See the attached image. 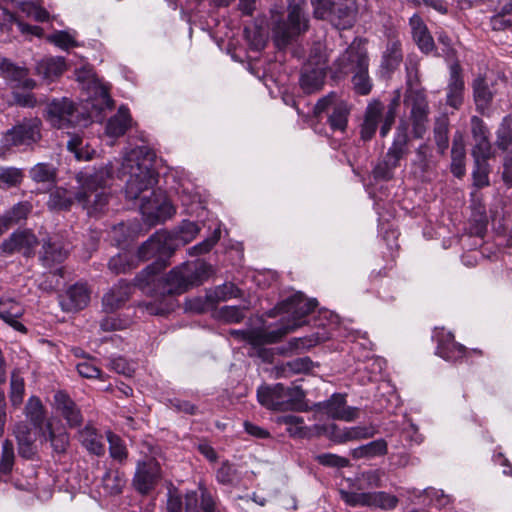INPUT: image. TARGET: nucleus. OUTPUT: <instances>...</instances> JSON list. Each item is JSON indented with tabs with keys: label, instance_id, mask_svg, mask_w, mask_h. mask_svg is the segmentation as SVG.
I'll return each mask as SVG.
<instances>
[{
	"label": "nucleus",
	"instance_id": "obj_1",
	"mask_svg": "<svg viewBox=\"0 0 512 512\" xmlns=\"http://www.w3.org/2000/svg\"><path fill=\"white\" fill-rule=\"evenodd\" d=\"M188 228L197 226H177L171 231L161 229L140 246L138 257L141 260L155 258L136 276V284L143 291L160 296L179 295L199 285L208 276L210 266L201 261L186 262L174 267L165 276L160 274L174 251L191 240Z\"/></svg>",
	"mask_w": 512,
	"mask_h": 512
},
{
	"label": "nucleus",
	"instance_id": "obj_2",
	"mask_svg": "<svg viewBox=\"0 0 512 512\" xmlns=\"http://www.w3.org/2000/svg\"><path fill=\"white\" fill-rule=\"evenodd\" d=\"M316 304L315 299H307L301 292H296L277 305V310L287 316L275 327L233 329L230 330L229 334L235 339L253 346L275 343L287 333L303 325L305 323L304 318L316 307Z\"/></svg>",
	"mask_w": 512,
	"mask_h": 512
},
{
	"label": "nucleus",
	"instance_id": "obj_3",
	"mask_svg": "<svg viewBox=\"0 0 512 512\" xmlns=\"http://www.w3.org/2000/svg\"><path fill=\"white\" fill-rule=\"evenodd\" d=\"M155 152L146 145L137 146L124 152L122 158L107 166H112V173L117 172L120 179L126 178L125 197L129 200H142L146 192L155 191L158 173L153 168ZM111 177L108 179L110 180Z\"/></svg>",
	"mask_w": 512,
	"mask_h": 512
},
{
	"label": "nucleus",
	"instance_id": "obj_4",
	"mask_svg": "<svg viewBox=\"0 0 512 512\" xmlns=\"http://www.w3.org/2000/svg\"><path fill=\"white\" fill-rule=\"evenodd\" d=\"M112 166L101 167L92 174L77 176L80 191L75 195L64 188H56L51 194L48 206L51 209H67L75 198L90 216L105 212L111 195L107 192V182L112 174Z\"/></svg>",
	"mask_w": 512,
	"mask_h": 512
},
{
	"label": "nucleus",
	"instance_id": "obj_5",
	"mask_svg": "<svg viewBox=\"0 0 512 512\" xmlns=\"http://www.w3.org/2000/svg\"><path fill=\"white\" fill-rule=\"evenodd\" d=\"M334 336H343L354 341L358 338H364L365 333L346 327L342 328L339 325L337 314L329 310H323L320 312V320L316 331L307 336L291 338L287 345L282 348V353L298 354Z\"/></svg>",
	"mask_w": 512,
	"mask_h": 512
},
{
	"label": "nucleus",
	"instance_id": "obj_6",
	"mask_svg": "<svg viewBox=\"0 0 512 512\" xmlns=\"http://www.w3.org/2000/svg\"><path fill=\"white\" fill-rule=\"evenodd\" d=\"M305 397L300 386L285 387L281 383L261 386L257 390L260 404L277 411H307Z\"/></svg>",
	"mask_w": 512,
	"mask_h": 512
},
{
	"label": "nucleus",
	"instance_id": "obj_7",
	"mask_svg": "<svg viewBox=\"0 0 512 512\" xmlns=\"http://www.w3.org/2000/svg\"><path fill=\"white\" fill-rule=\"evenodd\" d=\"M308 30V17L300 3L290 4L286 21H278L273 27L274 41L279 48Z\"/></svg>",
	"mask_w": 512,
	"mask_h": 512
},
{
	"label": "nucleus",
	"instance_id": "obj_8",
	"mask_svg": "<svg viewBox=\"0 0 512 512\" xmlns=\"http://www.w3.org/2000/svg\"><path fill=\"white\" fill-rule=\"evenodd\" d=\"M328 55L322 45L315 46L301 75L300 84L305 93H314L324 85Z\"/></svg>",
	"mask_w": 512,
	"mask_h": 512
},
{
	"label": "nucleus",
	"instance_id": "obj_9",
	"mask_svg": "<svg viewBox=\"0 0 512 512\" xmlns=\"http://www.w3.org/2000/svg\"><path fill=\"white\" fill-rule=\"evenodd\" d=\"M413 72H417L416 66H407L409 88L405 96V105L411 109L414 136L422 138L427 127L428 103L423 91L412 88Z\"/></svg>",
	"mask_w": 512,
	"mask_h": 512
},
{
	"label": "nucleus",
	"instance_id": "obj_10",
	"mask_svg": "<svg viewBox=\"0 0 512 512\" xmlns=\"http://www.w3.org/2000/svg\"><path fill=\"white\" fill-rule=\"evenodd\" d=\"M314 7V16L318 19H329L334 22L338 19L340 22L337 26L345 28L350 26L353 20V13L355 11L354 0L348 2L336 0H311Z\"/></svg>",
	"mask_w": 512,
	"mask_h": 512
},
{
	"label": "nucleus",
	"instance_id": "obj_11",
	"mask_svg": "<svg viewBox=\"0 0 512 512\" xmlns=\"http://www.w3.org/2000/svg\"><path fill=\"white\" fill-rule=\"evenodd\" d=\"M140 212L147 221L166 222L175 215L176 208L166 194L157 189L149 197H142Z\"/></svg>",
	"mask_w": 512,
	"mask_h": 512
},
{
	"label": "nucleus",
	"instance_id": "obj_12",
	"mask_svg": "<svg viewBox=\"0 0 512 512\" xmlns=\"http://www.w3.org/2000/svg\"><path fill=\"white\" fill-rule=\"evenodd\" d=\"M315 115L320 118L322 113H327V122L332 131H345L348 122L349 110L347 105L337 99L335 93L318 100L314 107Z\"/></svg>",
	"mask_w": 512,
	"mask_h": 512
},
{
	"label": "nucleus",
	"instance_id": "obj_13",
	"mask_svg": "<svg viewBox=\"0 0 512 512\" xmlns=\"http://www.w3.org/2000/svg\"><path fill=\"white\" fill-rule=\"evenodd\" d=\"M41 121L37 118L23 121L8 130L2 138L6 148L20 145H30L40 139Z\"/></svg>",
	"mask_w": 512,
	"mask_h": 512
},
{
	"label": "nucleus",
	"instance_id": "obj_14",
	"mask_svg": "<svg viewBox=\"0 0 512 512\" xmlns=\"http://www.w3.org/2000/svg\"><path fill=\"white\" fill-rule=\"evenodd\" d=\"M160 477V466L155 460L139 461L133 478V485L139 493L148 494L155 488Z\"/></svg>",
	"mask_w": 512,
	"mask_h": 512
},
{
	"label": "nucleus",
	"instance_id": "obj_15",
	"mask_svg": "<svg viewBox=\"0 0 512 512\" xmlns=\"http://www.w3.org/2000/svg\"><path fill=\"white\" fill-rule=\"evenodd\" d=\"M76 108L68 98L53 100L46 111L47 120L56 128L62 129L76 122Z\"/></svg>",
	"mask_w": 512,
	"mask_h": 512
},
{
	"label": "nucleus",
	"instance_id": "obj_16",
	"mask_svg": "<svg viewBox=\"0 0 512 512\" xmlns=\"http://www.w3.org/2000/svg\"><path fill=\"white\" fill-rule=\"evenodd\" d=\"M432 337L437 342L436 354L444 360L456 362L466 356V348L455 342L454 335L444 328H436Z\"/></svg>",
	"mask_w": 512,
	"mask_h": 512
},
{
	"label": "nucleus",
	"instance_id": "obj_17",
	"mask_svg": "<svg viewBox=\"0 0 512 512\" xmlns=\"http://www.w3.org/2000/svg\"><path fill=\"white\" fill-rule=\"evenodd\" d=\"M315 407L332 419L347 422L355 420L358 415V409L346 406L345 395L339 393L333 394L326 401L317 403Z\"/></svg>",
	"mask_w": 512,
	"mask_h": 512
},
{
	"label": "nucleus",
	"instance_id": "obj_18",
	"mask_svg": "<svg viewBox=\"0 0 512 512\" xmlns=\"http://www.w3.org/2000/svg\"><path fill=\"white\" fill-rule=\"evenodd\" d=\"M337 72L341 74L353 73L361 67L368 66V56L361 42L354 41L337 59Z\"/></svg>",
	"mask_w": 512,
	"mask_h": 512
},
{
	"label": "nucleus",
	"instance_id": "obj_19",
	"mask_svg": "<svg viewBox=\"0 0 512 512\" xmlns=\"http://www.w3.org/2000/svg\"><path fill=\"white\" fill-rule=\"evenodd\" d=\"M470 125L474 142L471 151L472 157H491L492 146L488 127L478 116L471 117Z\"/></svg>",
	"mask_w": 512,
	"mask_h": 512
},
{
	"label": "nucleus",
	"instance_id": "obj_20",
	"mask_svg": "<svg viewBox=\"0 0 512 512\" xmlns=\"http://www.w3.org/2000/svg\"><path fill=\"white\" fill-rule=\"evenodd\" d=\"M461 71L458 62L450 65V76L446 88V103L454 109H459L464 100L465 83Z\"/></svg>",
	"mask_w": 512,
	"mask_h": 512
},
{
	"label": "nucleus",
	"instance_id": "obj_21",
	"mask_svg": "<svg viewBox=\"0 0 512 512\" xmlns=\"http://www.w3.org/2000/svg\"><path fill=\"white\" fill-rule=\"evenodd\" d=\"M90 301V291L85 283H76L60 296L63 311L73 312L85 308Z\"/></svg>",
	"mask_w": 512,
	"mask_h": 512
},
{
	"label": "nucleus",
	"instance_id": "obj_22",
	"mask_svg": "<svg viewBox=\"0 0 512 512\" xmlns=\"http://www.w3.org/2000/svg\"><path fill=\"white\" fill-rule=\"evenodd\" d=\"M37 243L36 236L29 229H18L3 243L2 247L7 253L18 251L29 256Z\"/></svg>",
	"mask_w": 512,
	"mask_h": 512
},
{
	"label": "nucleus",
	"instance_id": "obj_23",
	"mask_svg": "<svg viewBox=\"0 0 512 512\" xmlns=\"http://www.w3.org/2000/svg\"><path fill=\"white\" fill-rule=\"evenodd\" d=\"M56 410L66 420L69 427L79 426L82 421V415L76 403L64 392L58 391L54 395Z\"/></svg>",
	"mask_w": 512,
	"mask_h": 512
},
{
	"label": "nucleus",
	"instance_id": "obj_24",
	"mask_svg": "<svg viewBox=\"0 0 512 512\" xmlns=\"http://www.w3.org/2000/svg\"><path fill=\"white\" fill-rule=\"evenodd\" d=\"M78 80H87L89 89L94 93V97L91 99V106L95 110L102 112L106 109H111L113 100L111 99L108 90L105 86L99 84L93 77L91 70L85 71V75L78 74Z\"/></svg>",
	"mask_w": 512,
	"mask_h": 512
},
{
	"label": "nucleus",
	"instance_id": "obj_25",
	"mask_svg": "<svg viewBox=\"0 0 512 512\" xmlns=\"http://www.w3.org/2000/svg\"><path fill=\"white\" fill-rule=\"evenodd\" d=\"M472 88L476 108L483 114L490 107L497 90L494 88L492 81L489 82L483 77L476 78L473 81Z\"/></svg>",
	"mask_w": 512,
	"mask_h": 512
},
{
	"label": "nucleus",
	"instance_id": "obj_26",
	"mask_svg": "<svg viewBox=\"0 0 512 512\" xmlns=\"http://www.w3.org/2000/svg\"><path fill=\"white\" fill-rule=\"evenodd\" d=\"M29 176L42 191H49L57 183V169L49 163H37L29 170Z\"/></svg>",
	"mask_w": 512,
	"mask_h": 512
},
{
	"label": "nucleus",
	"instance_id": "obj_27",
	"mask_svg": "<svg viewBox=\"0 0 512 512\" xmlns=\"http://www.w3.org/2000/svg\"><path fill=\"white\" fill-rule=\"evenodd\" d=\"M412 37L419 49L424 53H429L435 48L433 37L431 36L426 24L422 18L415 14L409 20Z\"/></svg>",
	"mask_w": 512,
	"mask_h": 512
},
{
	"label": "nucleus",
	"instance_id": "obj_28",
	"mask_svg": "<svg viewBox=\"0 0 512 512\" xmlns=\"http://www.w3.org/2000/svg\"><path fill=\"white\" fill-rule=\"evenodd\" d=\"M131 285L124 280H120L103 296V307L106 312H113L120 308L129 298Z\"/></svg>",
	"mask_w": 512,
	"mask_h": 512
},
{
	"label": "nucleus",
	"instance_id": "obj_29",
	"mask_svg": "<svg viewBox=\"0 0 512 512\" xmlns=\"http://www.w3.org/2000/svg\"><path fill=\"white\" fill-rule=\"evenodd\" d=\"M14 434L18 443L19 455L26 459H32L37 450L35 436L29 426L25 423H18L15 426Z\"/></svg>",
	"mask_w": 512,
	"mask_h": 512
},
{
	"label": "nucleus",
	"instance_id": "obj_30",
	"mask_svg": "<svg viewBox=\"0 0 512 512\" xmlns=\"http://www.w3.org/2000/svg\"><path fill=\"white\" fill-rule=\"evenodd\" d=\"M0 70L7 79L15 82L18 87L33 89L35 86V81L28 77L26 69L15 66L5 58L0 59Z\"/></svg>",
	"mask_w": 512,
	"mask_h": 512
},
{
	"label": "nucleus",
	"instance_id": "obj_31",
	"mask_svg": "<svg viewBox=\"0 0 512 512\" xmlns=\"http://www.w3.org/2000/svg\"><path fill=\"white\" fill-rule=\"evenodd\" d=\"M22 314L23 308L19 303L11 299H0V318L15 330L26 332L25 326L18 321Z\"/></svg>",
	"mask_w": 512,
	"mask_h": 512
},
{
	"label": "nucleus",
	"instance_id": "obj_32",
	"mask_svg": "<svg viewBox=\"0 0 512 512\" xmlns=\"http://www.w3.org/2000/svg\"><path fill=\"white\" fill-rule=\"evenodd\" d=\"M413 166L421 173V177H426L435 171L437 161L435 160L433 149L427 144H421L416 150V156Z\"/></svg>",
	"mask_w": 512,
	"mask_h": 512
},
{
	"label": "nucleus",
	"instance_id": "obj_33",
	"mask_svg": "<svg viewBox=\"0 0 512 512\" xmlns=\"http://www.w3.org/2000/svg\"><path fill=\"white\" fill-rule=\"evenodd\" d=\"M132 118L128 108L120 106L118 112L106 124V133L111 137L123 136L131 127Z\"/></svg>",
	"mask_w": 512,
	"mask_h": 512
},
{
	"label": "nucleus",
	"instance_id": "obj_34",
	"mask_svg": "<svg viewBox=\"0 0 512 512\" xmlns=\"http://www.w3.org/2000/svg\"><path fill=\"white\" fill-rule=\"evenodd\" d=\"M78 439L81 444L92 454L100 456L105 452L102 436L90 424L78 432Z\"/></svg>",
	"mask_w": 512,
	"mask_h": 512
},
{
	"label": "nucleus",
	"instance_id": "obj_35",
	"mask_svg": "<svg viewBox=\"0 0 512 512\" xmlns=\"http://www.w3.org/2000/svg\"><path fill=\"white\" fill-rule=\"evenodd\" d=\"M382 111L383 107L380 102L368 105L361 127V137L363 140H370L374 136L382 117Z\"/></svg>",
	"mask_w": 512,
	"mask_h": 512
},
{
	"label": "nucleus",
	"instance_id": "obj_36",
	"mask_svg": "<svg viewBox=\"0 0 512 512\" xmlns=\"http://www.w3.org/2000/svg\"><path fill=\"white\" fill-rule=\"evenodd\" d=\"M68 251V247H66L58 237L49 238L43 243L42 260L46 265L60 263L66 258Z\"/></svg>",
	"mask_w": 512,
	"mask_h": 512
},
{
	"label": "nucleus",
	"instance_id": "obj_37",
	"mask_svg": "<svg viewBox=\"0 0 512 512\" xmlns=\"http://www.w3.org/2000/svg\"><path fill=\"white\" fill-rule=\"evenodd\" d=\"M386 453L387 442L384 439H377L350 450V455L355 460L372 459L383 456Z\"/></svg>",
	"mask_w": 512,
	"mask_h": 512
},
{
	"label": "nucleus",
	"instance_id": "obj_38",
	"mask_svg": "<svg viewBox=\"0 0 512 512\" xmlns=\"http://www.w3.org/2000/svg\"><path fill=\"white\" fill-rule=\"evenodd\" d=\"M465 157L466 150L464 140L462 135H458V137H455L453 140L451 150V172L457 178H461L466 172Z\"/></svg>",
	"mask_w": 512,
	"mask_h": 512
},
{
	"label": "nucleus",
	"instance_id": "obj_39",
	"mask_svg": "<svg viewBox=\"0 0 512 512\" xmlns=\"http://www.w3.org/2000/svg\"><path fill=\"white\" fill-rule=\"evenodd\" d=\"M65 69V61L61 57L44 58L36 66L37 73L48 80L59 77Z\"/></svg>",
	"mask_w": 512,
	"mask_h": 512
},
{
	"label": "nucleus",
	"instance_id": "obj_40",
	"mask_svg": "<svg viewBox=\"0 0 512 512\" xmlns=\"http://www.w3.org/2000/svg\"><path fill=\"white\" fill-rule=\"evenodd\" d=\"M407 141L406 133H399L394 139L392 146L388 149L384 160L393 169L399 166L400 160L407 154Z\"/></svg>",
	"mask_w": 512,
	"mask_h": 512
},
{
	"label": "nucleus",
	"instance_id": "obj_41",
	"mask_svg": "<svg viewBox=\"0 0 512 512\" xmlns=\"http://www.w3.org/2000/svg\"><path fill=\"white\" fill-rule=\"evenodd\" d=\"M240 294V290L235 284L226 282L215 287L214 289L207 291V301L212 305H216L219 302L237 298L240 296Z\"/></svg>",
	"mask_w": 512,
	"mask_h": 512
},
{
	"label": "nucleus",
	"instance_id": "obj_42",
	"mask_svg": "<svg viewBox=\"0 0 512 512\" xmlns=\"http://www.w3.org/2000/svg\"><path fill=\"white\" fill-rule=\"evenodd\" d=\"M313 368V362L309 357L297 358L277 367L280 377H289L294 374L307 373Z\"/></svg>",
	"mask_w": 512,
	"mask_h": 512
},
{
	"label": "nucleus",
	"instance_id": "obj_43",
	"mask_svg": "<svg viewBox=\"0 0 512 512\" xmlns=\"http://www.w3.org/2000/svg\"><path fill=\"white\" fill-rule=\"evenodd\" d=\"M25 414L35 428L42 429L46 416L42 402L38 397L31 396L28 399Z\"/></svg>",
	"mask_w": 512,
	"mask_h": 512
},
{
	"label": "nucleus",
	"instance_id": "obj_44",
	"mask_svg": "<svg viewBox=\"0 0 512 512\" xmlns=\"http://www.w3.org/2000/svg\"><path fill=\"white\" fill-rule=\"evenodd\" d=\"M491 157H473L474 169L472 172L474 185L478 188L489 186L490 166L488 160Z\"/></svg>",
	"mask_w": 512,
	"mask_h": 512
},
{
	"label": "nucleus",
	"instance_id": "obj_45",
	"mask_svg": "<svg viewBox=\"0 0 512 512\" xmlns=\"http://www.w3.org/2000/svg\"><path fill=\"white\" fill-rule=\"evenodd\" d=\"M14 447L10 440H5L2 444V451L0 457V480L7 481L8 475L11 473L14 466Z\"/></svg>",
	"mask_w": 512,
	"mask_h": 512
},
{
	"label": "nucleus",
	"instance_id": "obj_46",
	"mask_svg": "<svg viewBox=\"0 0 512 512\" xmlns=\"http://www.w3.org/2000/svg\"><path fill=\"white\" fill-rule=\"evenodd\" d=\"M512 145V118L505 116L496 131V146L505 152Z\"/></svg>",
	"mask_w": 512,
	"mask_h": 512
},
{
	"label": "nucleus",
	"instance_id": "obj_47",
	"mask_svg": "<svg viewBox=\"0 0 512 512\" xmlns=\"http://www.w3.org/2000/svg\"><path fill=\"white\" fill-rule=\"evenodd\" d=\"M125 483L124 475L117 470H108L102 478L104 490L111 495L121 493Z\"/></svg>",
	"mask_w": 512,
	"mask_h": 512
},
{
	"label": "nucleus",
	"instance_id": "obj_48",
	"mask_svg": "<svg viewBox=\"0 0 512 512\" xmlns=\"http://www.w3.org/2000/svg\"><path fill=\"white\" fill-rule=\"evenodd\" d=\"M48 440L56 453H64L69 445V434L62 428L54 429L51 424H47Z\"/></svg>",
	"mask_w": 512,
	"mask_h": 512
},
{
	"label": "nucleus",
	"instance_id": "obj_49",
	"mask_svg": "<svg viewBox=\"0 0 512 512\" xmlns=\"http://www.w3.org/2000/svg\"><path fill=\"white\" fill-rule=\"evenodd\" d=\"M32 208V204L28 201L15 204L6 212L4 216V224H13L27 220L28 215L32 212Z\"/></svg>",
	"mask_w": 512,
	"mask_h": 512
},
{
	"label": "nucleus",
	"instance_id": "obj_50",
	"mask_svg": "<svg viewBox=\"0 0 512 512\" xmlns=\"http://www.w3.org/2000/svg\"><path fill=\"white\" fill-rule=\"evenodd\" d=\"M341 499L351 507L371 508V492L340 491Z\"/></svg>",
	"mask_w": 512,
	"mask_h": 512
},
{
	"label": "nucleus",
	"instance_id": "obj_51",
	"mask_svg": "<svg viewBox=\"0 0 512 512\" xmlns=\"http://www.w3.org/2000/svg\"><path fill=\"white\" fill-rule=\"evenodd\" d=\"M371 508L382 510L394 509L398 504V498L395 495L384 491L371 492Z\"/></svg>",
	"mask_w": 512,
	"mask_h": 512
},
{
	"label": "nucleus",
	"instance_id": "obj_52",
	"mask_svg": "<svg viewBox=\"0 0 512 512\" xmlns=\"http://www.w3.org/2000/svg\"><path fill=\"white\" fill-rule=\"evenodd\" d=\"M25 393V383L23 377L19 375L17 372H13L11 374V380H10V401L13 406L17 407L19 406L24 397Z\"/></svg>",
	"mask_w": 512,
	"mask_h": 512
},
{
	"label": "nucleus",
	"instance_id": "obj_53",
	"mask_svg": "<svg viewBox=\"0 0 512 512\" xmlns=\"http://www.w3.org/2000/svg\"><path fill=\"white\" fill-rule=\"evenodd\" d=\"M23 179L21 169L15 167L0 168V188L8 189L17 186Z\"/></svg>",
	"mask_w": 512,
	"mask_h": 512
},
{
	"label": "nucleus",
	"instance_id": "obj_54",
	"mask_svg": "<svg viewBox=\"0 0 512 512\" xmlns=\"http://www.w3.org/2000/svg\"><path fill=\"white\" fill-rule=\"evenodd\" d=\"M448 226H424L422 234L426 240L438 239L442 237L441 246L447 249L452 245L454 238L446 237Z\"/></svg>",
	"mask_w": 512,
	"mask_h": 512
},
{
	"label": "nucleus",
	"instance_id": "obj_55",
	"mask_svg": "<svg viewBox=\"0 0 512 512\" xmlns=\"http://www.w3.org/2000/svg\"><path fill=\"white\" fill-rule=\"evenodd\" d=\"M376 432L377 430L372 425L345 427L346 443L372 438Z\"/></svg>",
	"mask_w": 512,
	"mask_h": 512
},
{
	"label": "nucleus",
	"instance_id": "obj_56",
	"mask_svg": "<svg viewBox=\"0 0 512 512\" xmlns=\"http://www.w3.org/2000/svg\"><path fill=\"white\" fill-rule=\"evenodd\" d=\"M215 317L226 323H239L245 314L244 309L239 306H223L216 312Z\"/></svg>",
	"mask_w": 512,
	"mask_h": 512
},
{
	"label": "nucleus",
	"instance_id": "obj_57",
	"mask_svg": "<svg viewBox=\"0 0 512 512\" xmlns=\"http://www.w3.org/2000/svg\"><path fill=\"white\" fill-rule=\"evenodd\" d=\"M353 84L357 93L361 95H367L371 91V81L368 76V66L361 67L357 71L353 72Z\"/></svg>",
	"mask_w": 512,
	"mask_h": 512
},
{
	"label": "nucleus",
	"instance_id": "obj_58",
	"mask_svg": "<svg viewBox=\"0 0 512 512\" xmlns=\"http://www.w3.org/2000/svg\"><path fill=\"white\" fill-rule=\"evenodd\" d=\"M18 8L28 17H31L36 21L45 22L49 19V13L44 8L37 6L32 2L20 1L18 2Z\"/></svg>",
	"mask_w": 512,
	"mask_h": 512
},
{
	"label": "nucleus",
	"instance_id": "obj_59",
	"mask_svg": "<svg viewBox=\"0 0 512 512\" xmlns=\"http://www.w3.org/2000/svg\"><path fill=\"white\" fill-rule=\"evenodd\" d=\"M107 439L109 442L110 456L119 462H123L128 455L126 446L123 441L117 435L112 433L107 435Z\"/></svg>",
	"mask_w": 512,
	"mask_h": 512
},
{
	"label": "nucleus",
	"instance_id": "obj_60",
	"mask_svg": "<svg viewBox=\"0 0 512 512\" xmlns=\"http://www.w3.org/2000/svg\"><path fill=\"white\" fill-rule=\"evenodd\" d=\"M402 61L401 44L398 41H393L388 44L387 50L384 54V62L388 69H394Z\"/></svg>",
	"mask_w": 512,
	"mask_h": 512
},
{
	"label": "nucleus",
	"instance_id": "obj_61",
	"mask_svg": "<svg viewBox=\"0 0 512 512\" xmlns=\"http://www.w3.org/2000/svg\"><path fill=\"white\" fill-rule=\"evenodd\" d=\"M221 237L220 226H217L213 232L202 242L193 246L190 249L191 254L199 255L206 253L212 249V247L218 242Z\"/></svg>",
	"mask_w": 512,
	"mask_h": 512
},
{
	"label": "nucleus",
	"instance_id": "obj_62",
	"mask_svg": "<svg viewBox=\"0 0 512 512\" xmlns=\"http://www.w3.org/2000/svg\"><path fill=\"white\" fill-rule=\"evenodd\" d=\"M319 464L328 467L345 468L350 465V461L345 458L332 453H323L316 456Z\"/></svg>",
	"mask_w": 512,
	"mask_h": 512
},
{
	"label": "nucleus",
	"instance_id": "obj_63",
	"mask_svg": "<svg viewBox=\"0 0 512 512\" xmlns=\"http://www.w3.org/2000/svg\"><path fill=\"white\" fill-rule=\"evenodd\" d=\"M422 493L429 499L428 505H432L437 508L445 507L450 502L449 496L445 495L442 490L427 488L424 489Z\"/></svg>",
	"mask_w": 512,
	"mask_h": 512
},
{
	"label": "nucleus",
	"instance_id": "obj_64",
	"mask_svg": "<svg viewBox=\"0 0 512 512\" xmlns=\"http://www.w3.org/2000/svg\"><path fill=\"white\" fill-rule=\"evenodd\" d=\"M76 369L80 376L88 379H100L101 370L91 359L85 360L77 364Z\"/></svg>",
	"mask_w": 512,
	"mask_h": 512
}]
</instances>
